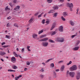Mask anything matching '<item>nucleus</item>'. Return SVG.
Masks as SVG:
<instances>
[{
  "mask_svg": "<svg viewBox=\"0 0 80 80\" xmlns=\"http://www.w3.org/2000/svg\"><path fill=\"white\" fill-rule=\"evenodd\" d=\"M11 37V36L10 35H9V36H8L7 35H6V38L10 39V38Z\"/></svg>",
  "mask_w": 80,
  "mask_h": 80,
  "instance_id": "c85d7f7f",
  "label": "nucleus"
},
{
  "mask_svg": "<svg viewBox=\"0 0 80 80\" xmlns=\"http://www.w3.org/2000/svg\"><path fill=\"white\" fill-rule=\"evenodd\" d=\"M40 71H41L42 72H43V71H44V70H43V68H42L41 69Z\"/></svg>",
  "mask_w": 80,
  "mask_h": 80,
  "instance_id": "13d9d810",
  "label": "nucleus"
},
{
  "mask_svg": "<svg viewBox=\"0 0 80 80\" xmlns=\"http://www.w3.org/2000/svg\"><path fill=\"white\" fill-rule=\"evenodd\" d=\"M61 18L62 21H64H64H65V19L64 18H63V17L62 16L61 17Z\"/></svg>",
  "mask_w": 80,
  "mask_h": 80,
  "instance_id": "7c9ffc66",
  "label": "nucleus"
},
{
  "mask_svg": "<svg viewBox=\"0 0 80 80\" xmlns=\"http://www.w3.org/2000/svg\"><path fill=\"white\" fill-rule=\"evenodd\" d=\"M72 61H70L67 64V65H69L72 64Z\"/></svg>",
  "mask_w": 80,
  "mask_h": 80,
  "instance_id": "c9c22d12",
  "label": "nucleus"
},
{
  "mask_svg": "<svg viewBox=\"0 0 80 80\" xmlns=\"http://www.w3.org/2000/svg\"><path fill=\"white\" fill-rule=\"evenodd\" d=\"M53 9L54 10H57L58 9V7L57 6H55L53 7Z\"/></svg>",
  "mask_w": 80,
  "mask_h": 80,
  "instance_id": "b1692460",
  "label": "nucleus"
},
{
  "mask_svg": "<svg viewBox=\"0 0 80 80\" xmlns=\"http://www.w3.org/2000/svg\"><path fill=\"white\" fill-rule=\"evenodd\" d=\"M42 14H43V12H42L41 13V14L38 15V18H40V17H42Z\"/></svg>",
  "mask_w": 80,
  "mask_h": 80,
  "instance_id": "f704fd0d",
  "label": "nucleus"
},
{
  "mask_svg": "<svg viewBox=\"0 0 80 80\" xmlns=\"http://www.w3.org/2000/svg\"><path fill=\"white\" fill-rule=\"evenodd\" d=\"M42 44L43 47H47L48 46V43L47 42H42Z\"/></svg>",
  "mask_w": 80,
  "mask_h": 80,
  "instance_id": "39448f33",
  "label": "nucleus"
},
{
  "mask_svg": "<svg viewBox=\"0 0 80 80\" xmlns=\"http://www.w3.org/2000/svg\"><path fill=\"white\" fill-rule=\"evenodd\" d=\"M79 41H78L77 43L75 44V47H77V46H78V44H79Z\"/></svg>",
  "mask_w": 80,
  "mask_h": 80,
  "instance_id": "58836bf2",
  "label": "nucleus"
},
{
  "mask_svg": "<svg viewBox=\"0 0 80 80\" xmlns=\"http://www.w3.org/2000/svg\"><path fill=\"white\" fill-rule=\"evenodd\" d=\"M45 20L44 19H43L42 21V23L43 24H44V23H45Z\"/></svg>",
  "mask_w": 80,
  "mask_h": 80,
  "instance_id": "a18cd8bd",
  "label": "nucleus"
},
{
  "mask_svg": "<svg viewBox=\"0 0 80 80\" xmlns=\"http://www.w3.org/2000/svg\"><path fill=\"white\" fill-rule=\"evenodd\" d=\"M64 68H65V66H64V65L62 66L60 68L61 71L63 72V70H64Z\"/></svg>",
  "mask_w": 80,
  "mask_h": 80,
  "instance_id": "f8f14e48",
  "label": "nucleus"
},
{
  "mask_svg": "<svg viewBox=\"0 0 80 80\" xmlns=\"http://www.w3.org/2000/svg\"><path fill=\"white\" fill-rule=\"evenodd\" d=\"M13 3H17V0H14L13 1Z\"/></svg>",
  "mask_w": 80,
  "mask_h": 80,
  "instance_id": "c03bdc74",
  "label": "nucleus"
},
{
  "mask_svg": "<svg viewBox=\"0 0 80 80\" xmlns=\"http://www.w3.org/2000/svg\"><path fill=\"white\" fill-rule=\"evenodd\" d=\"M27 70H28V69H27V68H25L24 69V71H27Z\"/></svg>",
  "mask_w": 80,
  "mask_h": 80,
  "instance_id": "bf43d9fd",
  "label": "nucleus"
},
{
  "mask_svg": "<svg viewBox=\"0 0 80 80\" xmlns=\"http://www.w3.org/2000/svg\"><path fill=\"white\" fill-rule=\"evenodd\" d=\"M69 74L70 76V77H74V75H75V72H70L69 73Z\"/></svg>",
  "mask_w": 80,
  "mask_h": 80,
  "instance_id": "6e6552de",
  "label": "nucleus"
},
{
  "mask_svg": "<svg viewBox=\"0 0 80 80\" xmlns=\"http://www.w3.org/2000/svg\"><path fill=\"white\" fill-rule=\"evenodd\" d=\"M18 56L19 57H20V58H22V57H21V56H20V55H18Z\"/></svg>",
  "mask_w": 80,
  "mask_h": 80,
  "instance_id": "0e129e2a",
  "label": "nucleus"
},
{
  "mask_svg": "<svg viewBox=\"0 0 80 80\" xmlns=\"http://www.w3.org/2000/svg\"><path fill=\"white\" fill-rule=\"evenodd\" d=\"M50 67L52 68L54 67V64L53 63H51V64L50 65Z\"/></svg>",
  "mask_w": 80,
  "mask_h": 80,
  "instance_id": "c756f323",
  "label": "nucleus"
},
{
  "mask_svg": "<svg viewBox=\"0 0 80 80\" xmlns=\"http://www.w3.org/2000/svg\"><path fill=\"white\" fill-rule=\"evenodd\" d=\"M33 19H31L29 21V23H31V22H32L33 21Z\"/></svg>",
  "mask_w": 80,
  "mask_h": 80,
  "instance_id": "79ce46f5",
  "label": "nucleus"
},
{
  "mask_svg": "<svg viewBox=\"0 0 80 80\" xmlns=\"http://www.w3.org/2000/svg\"><path fill=\"white\" fill-rule=\"evenodd\" d=\"M57 13H55L54 14L53 17H57Z\"/></svg>",
  "mask_w": 80,
  "mask_h": 80,
  "instance_id": "a19ab883",
  "label": "nucleus"
},
{
  "mask_svg": "<svg viewBox=\"0 0 80 80\" xmlns=\"http://www.w3.org/2000/svg\"><path fill=\"white\" fill-rule=\"evenodd\" d=\"M20 7L19 6H17L14 9V10H15V11H18L19 9H20Z\"/></svg>",
  "mask_w": 80,
  "mask_h": 80,
  "instance_id": "423d86ee",
  "label": "nucleus"
},
{
  "mask_svg": "<svg viewBox=\"0 0 80 80\" xmlns=\"http://www.w3.org/2000/svg\"><path fill=\"white\" fill-rule=\"evenodd\" d=\"M63 26H61L59 28V32H63Z\"/></svg>",
  "mask_w": 80,
  "mask_h": 80,
  "instance_id": "20e7f679",
  "label": "nucleus"
},
{
  "mask_svg": "<svg viewBox=\"0 0 80 80\" xmlns=\"http://www.w3.org/2000/svg\"><path fill=\"white\" fill-rule=\"evenodd\" d=\"M47 37V35H42L40 36V38H44V37Z\"/></svg>",
  "mask_w": 80,
  "mask_h": 80,
  "instance_id": "393cba45",
  "label": "nucleus"
},
{
  "mask_svg": "<svg viewBox=\"0 0 80 80\" xmlns=\"http://www.w3.org/2000/svg\"><path fill=\"white\" fill-rule=\"evenodd\" d=\"M38 12H37V13H35V14L34 15V16H37V15H38Z\"/></svg>",
  "mask_w": 80,
  "mask_h": 80,
  "instance_id": "8fccbe9b",
  "label": "nucleus"
},
{
  "mask_svg": "<svg viewBox=\"0 0 80 80\" xmlns=\"http://www.w3.org/2000/svg\"><path fill=\"white\" fill-rule=\"evenodd\" d=\"M8 72H15L16 71L15 70H12V69H8Z\"/></svg>",
  "mask_w": 80,
  "mask_h": 80,
  "instance_id": "a878e982",
  "label": "nucleus"
},
{
  "mask_svg": "<svg viewBox=\"0 0 80 80\" xmlns=\"http://www.w3.org/2000/svg\"><path fill=\"white\" fill-rule=\"evenodd\" d=\"M55 34H56V32L54 31L52 32L51 35L52 36H53V35H55Z\"/></svg>",
  "mask_w": 80,
  "mask_h": 80,
  "instance_id": "473e14b6",
  "label": "nucleus"
},
{
  "mask_svg": "<svg viewBox=\"0 0 80 80\" xmlns=\"http://www.w3.org/2000/svg\"><path fill=\"white\" fill-rule=\"evenodd\" d=\"M8 46H2V47H3V48H7L8 47Z\"/></svg>",
  "mask_w": 80,
  "mask_h": 80,
  "instance_id": "72a5a7b5",
  "label": "nucleus"
},
{
  "mask_svg": "<svg viewBox=\"0 0 80 80\" xmlns=\"http://www.w3.org/2000/svg\"><path fill=\"white\" fill-rule=\"evenodd\" d=\"M7 27H10V25L9 23H8L7 25Z\"/></svg>",
  "mask_w": 80,
  "mask_h": 80,
  "instance_id": "37998d69",
  "label": "nucleus"
},
{
  "mask_svg": "<svg viewBox=\"0 0 80 80\" xmlns=\"http://www.w3.org/2000/svg\"><path fill=\"white\" fill-rule=\"evenodd\" d=\"M69 23L71 25H72V26H73L75 24V23H74V22H73L72 21H70L69 22Z\"/></svg>",
  "mask_w": 80,
  "mask_h": 80,
  "instance_id": "9b49d317",
  "label": "nucleus"
},
{
  "mask_svg": "<svg viewBox=\"0 0 80 80\" xmlns=\"http://www.w3.org/2000/svg\"><path fill=\"white\" fill-rule=\"evenodd\" d=\"M77 12H78V11H79V9L78 8V9H77Z\"/></svg>",
  "mask_w": 80,
  "mask_h": 80,
  "instance_id": "338daca9",
  "label": "nucleus"
},
{
  "mask_svg": "<svg viewBox=\"0 0 80 80\" xmlns=\"http://www.w3.org/2000/svg\"><path fill=\"white\" fill-rule=\"evenodd\" d=\"M22 77V75H20L18 76V78H21V77Z\"/></svg>",
  "mask_w": 80,
  "mask_h": 80,
  "instance_id": "864d4df0",
  "label": "nucleus"
},
{
  "mask_svg": "<svg viewBox=\"0 0 80 80\" xmlns=\"http://www.w3.org/2000/svg\"><path fill=\"white\" fill-rule=\"evenodd\" d=\"M9 5H10L11 7H12V3L11 2H10V3H9Z\"/></svg>",
  "mask_w": 80,
  "mask_h": 80,
  "instance_id": "5fc2aeb1",
  "label": "nucleus"
},
{
  "mask_svg": "<svg viewBox=\"0 0 80 80\" xmlns=\"http://www.w3.org/2000/svg\"><path fill=\"white\" fill-rule=\"evenodd\" d=\"M76 35H72L71 37V38H73L75 37L76 36Z\"/></svg>",
  "mask_w": 80,
  "mask_h": 80,
  "instance_id": "49530a36",
  "label": "nucleus"
},
{
  "mask_svg": "<svg viewBox=\"0 0 80 80\" xmlns=\"http://www.w3.org/2000/svg\"><path fill=\"white\" fill-rule=\"evenodd\" d=\"M63 61H59L58 63H63Z\"/></svg>",
  "mask_w": 80,
  "mask_h": 80,
  "instance_id": "09e8293b",
  "label": "nucleus"
},
{
  "mask_svg": "<svg viewBox=\"0 0 80 80\" xmlns=\"http://www.w3.org/2000/svg\"><path fill=\"white\" fill-rule=\"evenodd\" d=\"M13 53L14 55L15 56V57H18V55H17V53H16L15 52H13Z\"/></svg>",
  "mask_w": 80,
  "mask_h": 80,
  "instance_id": "4c0bfd02",
  "label": "nucleus"
},
{
  "mask_svg": "<svg viewBox=\"0 0 80 80\" xmlns=\"http://www.w3.org/2000/svg\"><path fill=\"white\" fill-rule=\"evenodd\" d=\"M48 42H50V43H55V41L53 40H52V39H49Z\"/></svg>",
  "mask_w": 80,
  "mask_h": 80,
  "instance_id": "412c9836",
  "label": "nucleus"
},
{
  "mask_svg": "<svg viewBox=\"0 0 80 80\" xmlns=\"http://www.w3.org/2000/svg\"><path fill=\"white\" fill-rule=\"evenodd\" d=\"M5 42H3L2 43V45H5Z\"/></svg>",
  "mask_w": 80,
  "mask_h": 80,
  "instance_id": "4d7b16f0",
  "label": "nucleus"
},
{
  "mask_svg": "<svg viewBox=\"0 0 80 80\" xmlns=\"http://www.w3.org/2000/svg\"><path fill=\"white\" fill-rule=\"evenodd\" d=\"M55 24H52V27L51 28V30H52L54 28H55Z\"/></svg>",
  "mask_w": 80,
  "mask_h": 80,
  "instance_id": "dca6fc26",
  "label": "nucleus"
},
{
  "mask_svg": "<svg viewBox=\"0 0 80 80\" xmlns=\"http://www.w3.org/2000/svg\"><path fill=\"white\" fill-rule=\"evenodd\" d=\"M53 58H50L49 59H48V60H47L46 61V63H48V62H50V60H53Z\"/></svg>",
  "mask_w": 80,
  "mask_h": 80,
  "instance_id": "aec40b11",
  "label": "nucleus"
},
{
  "mask_svg": "<svg viewBox=\"0 0 80 80\" xmlns=\"http://www.w3.org/2000/svg\"><path fill=\"white\" fill-rule=\"evenodd\" d=\"M6 53L5 52H0V55L1 56H3L4 55H5Z\"/></svg>",
  "mask_w": 80,
  "mask_h": 80,
  "instance_id": "f3484780",
  "label": "nucleus"
},
{
  "mask_svg": "<svg viewBox=\"0 0 80 80\" xmlns=\"http://www.w3.org/2000/svg\"><path fill=\"white\" fill-rule=\"evenodd\" d=\"M53 12H54V11H53V10H52L48 12V13H53Z\"/></svg>",
  "mask_w": 80,
  "mask_h": 80,
  "instance_id": "bb28decb",
  "label": "nucleus"
},
{
  "mask_svg": "<svg viewBox=\"0 0 80 80\" xmlns=\"http://www.w3.org/2000/svg\"><path fill=\"white\" fill-rule=\"evenodd\" d=\"M48 40V38H46L41 39L40 41H41V42H45V41H47Z\"/></svg>",
  "mask_w": 80,
  "mask_h": 80,
  "instance_id": "9d476101",
  "label": "nucleus"
},
{
  "mask_svg": "<svg viewBox=\"0 0 80 80\" xmlns=\"http://www.w3.org/2000/svg\"><path fill=\"white\" fill-rule=\"evenodd\" d=\"M76 78L77 80H78L80 79V72H78L77 73V75L76 76Z\"/></svg>",
  "mask_w": 80,
  "mask_h": 80,
  "instance_id": "0eeeda50",
  "label": "nucleus"
},
{
  "mask_svg": "<svg viewBox=\"0 0 80 80\" xmlns=\"http://www.w3.org/2000/svg\"><path fill=\"white\" fill-rule=\"evenodd\" d=\"M71 71H75L77 70V66L76 65H73L69 68Z\"/></svg>",
  "mask_w": 80,
  "mask_h": 80,
  "instance_id": "f257e3e1",
  "label": "nucleus"
},
{
  "mask_svg": "<svg viewBox=\"0 0 80 80\" xmlns=\"http://www.w3.org/2000/svg\"><path fill=\"white\" fill-rule=\"evenodd\" d=\"M40 78H43V77H44V75H43V74H41L39 76Z\"/></svg>",
  "mask_w": 80,
  "mask_h": 80,
  "instance_id": "e433bc0d",
  "label": "nucleus"
},
{
  "mask_svg": "<svg viewBox=\"0 0 80 80\" xmlns=\"http://www.w3.org/2000/svg\"><path fill=\"white\" fill-rule=\"evenodd\" d=\"M29 48H30V46H28L27 47V50H28V52H31V50H30V49Z\"/></svg>",
  "mask_w": 80,
  "mask_h": 80,
  "instance_id": "2f4dec72",
  "label": "nucleus"
},
{
  "mask_svg": "<svg viewBox=\"0 0 80 80\" xmlns=\"http://www.w3.org/2000/svg\"><path fill=\"white\" fill-rule=\"evenodd\" d=\"M79 48H80V47H76L75 48H73L72 50H78L79 49Z\"/></svg>",
  "mask_w": 80,
  "mask_h": 80,
  "instance_id": "4468645a",
  "label": "nucleus"
},
{
  "mask_svg": "<svg viewBox=\"0 0 80 80\" xmlns=\"http://www.w3.org/2000/svg\"><path fill=\"white\" fill-rule=\"evenodd\" d=\"M10 10V9L9 8H8V6H7L5 8V11H9Z\"/></svg>",
  "mask_w": 80,
  "mask_h": 80,
  "instance_id": "6ab92c4d",
  "label": "nucleus"
},
{
  "mask_svg": "<svg viewBox=\"0 0 80 80\" xmlns=\"http://www.w3.org/2000/svg\"><path fill=\"white\" fill-rule=\"evenodd\" d=\"M12 68H13V69H15V70H16V69H17V68H18L15 65L12 66Z\"/></svg>",
  "mask_w": 80,
  "mask_h": 80,
  "instance_id": "5701e85b",
  "label": "nucleus"
},
{
  "mask_svg": "<svg viewBox=\"0 0 80 80\" xmlns=\"http://www.w3.org/2000/svg\"><path fill=\"white\" fill-rule=\"evenodd\" d=\"M12 18V17L11 16H9L8 18H7V19L8 20H9L10 19H11V18Z\"/></svg>",
  "mask_w": 80,
  "mask_h": 80,
  "instance_id": "3c124183",
  "label": "nucleus"
},
{
  "mask_svg": "<svg viewBox=\"0 0 80 80\" xmlns=\"http://www.w3.org/2000/svg\"><path fill=\"white\" fill-rule=\"evenodd\" d=\"M42 64L43 65H44V66H45V63L44 62H42Z\"/></svg>",
  "mask_w": 80,
  "mask_h": 80,
  "instance_id": "69168bd1",
  "label": "nucleus"
},
{
  "mask_svg": "<svg viewBox=\"0 0 80 80\" xmlns=\"http://www.w3.org/2000/svg\"><path fill=\"white\" fill-rule=\"evenodd\" d=\"M63 15L64 17H65V16H67V15H68L67 12H63Z\"/></svg>",
  "mask_w": 80,
  "mask_h": 80,
  "instance_id": "2eb2a0df",
  "label": "nucleus"
},
{
  "mask_svg": "<svg viewBox=\"0 0 80 80\" xmlns=\"http://www.w3.org/2000/svg\"><path fill=\"white\" fill-rule=\"evenodd\" d=\"M59 69H57L56 70V72H59Z\"/></svg>",
  "mask_w": 80,
  "mask_h": 80,
  "instance_id": "e2e57ef3",
  "label": "nucleus"
},
{
  "mask_svg": "<svg viewBox=\"0 0 80 80\" xmlns=\"http://www.w3.org/2000/svg\"><path fill=\"white\" fill-rule=\"evenodd\" d=\"M78 68H79V69H80V65H79L78 66Z\"/></svg>",
  "mask_w": 80,
  "mask_h": 80,
  "instance_id": "774afa93",
  "label": "nucleus"
},
{
  "mask_svg": "<svg viewBox=\"0 0 80 80\" xmlns=\"http://www.w3.org/2000/svg\"><path fill=\"white\" fill-rule=\"evenodd\" d=\"M52 1H53V0H47V2L48 3H50L52 2Z\"/></svg>",
  "mask_w": 80,
  "mask_h": 80,
  "instance_id": "4be33fe9",
  "label": "nucleus"
},
{
  "mask_svg": "<svg viewBox=\"0 0 80 80\" xmlns=\"http://www.w3.org/2000/svg\"><path fill=\"white\" fill-rule=\"evenodd\" d=\"M24 51H25V50H24V49L22 48V49L21 50V52L22 53H23V52H24Z\"/></svg>",
  "mask_w": 80,
  "mask_h": 80,
  "instance_id": "de8ad7c7",
  "label": "nucleus"
},
{
  "mask_svg": "<svg viewBox=\"0 0 80 80\" xmlns=\"http://www.w3.org/2000/svg\"><path fill=\"white\" fill-rule=\"evenodd\" d=\"M61 2H63V1H64L63 0H59Z\"/></svg>",
  "mask_w": 80,
  "mask_h": 80,
  "instance_id": "680f3d73",
  "label": "nucleus"
},
{
  "mask_svg": "<svg viewBox=\"0 0 80 80\" xmlns=\"http://www.w3.org/2000/svg\"><path fill=\"white\" fill-rule=\"evenodd\" d=\"M14 26L15 27H17V28H18V24L17 23H15L14 24Z\"/></svg>",
  "mask_w": 80,
  "mask_h": 80,
  "instance_id": "cd10ccee",
  "label": "nucleus"
},
{
  "mask_svg": "<svg viewBox=\"0 0 80 80\" xmlns=\"http://www.w3.org/2000/svg\"><path fill=\"white\" fill-rule=\"evenodd\" d=\"M12 62H13V63H15V61H16V58H15L14 57H12L11 58Z\"/></svg>",
  "mask_w": 80,
  "mask_h": 80,
  "instance_id": "1a4fd4ad",
  "label": "nucleus"
},
{
  "mask_svg": "<svg viewBox=\"0 0 80 80\" xmlns=\"http://www.w3.org/2000/svg\"><path fill=\"white\" fill-rule=\"evenodd\" d=\"M53 77L54 78H57V75L56 74V72H53Z\"/></svg>",
  "mask_w": 80,
  "mask_h": 80,
  "instance_id": "a211bd4d",
  "label": "nucleus"
},
{
  "mask_svg": "<svg viewBox=\"0 0 80 80\" xmlns=\"http://www.w3.org/2000/svg\"><path fill=\"white\" fill-rule=\"evenodd\" d=\"M43 30L40 31L38 33V34L39 35H40V34H41V33H43Z\"/></svg>",
  "mask_w": 80,
  "mask_h": 80,
  "instance_id": "ea45409f",
  "label": "nucleus"
},
{
  "mask_svg": "<svg viewBox=\"0 0 80 80\" xmlns=\"http://www.w3.org/2000/svg\"><path fill=\"white\" fill-rule=\"evenodd\" d=\"M57 40L59 42H61V43H62L64 41V39L63 38L58 37L57 38Z\"/></svg>",
  "mask_w": 80,
  "mask_h": 80,
  "instance_id": "f03ea898",
  "label": "nucleus"
},
{
  "mask_svg": "<svg viewBox=\"0 0 80 80\" xmlns=\"http://www.w3.org/2000/svg\"><path fill=\"white\" fill-rule=\"evenodd\" d=\"M32 37L33 38H37V35L35 34H33L32 35Z\"/></svg>",
  "mask_w": 80,
  "mask_h": 80,
  "instance_id": "ddd939ff",
  "label": "nucleus"
},
{
  "mask_svg": "<svg viewBox=\"0 0 80 80\" xmlns=\"http://www.w3.org/2000/svg\"><path fill=\"white\" fill-rule=\"evenodd\" d=\"M19 78L18 77H16L15 78V80H18V79Z\"/></svg>",
  "mask_w": 80,
  "mask_h": 80,
  "instance_id": "6e6d98bb",
  "label": "nucleus"
},
{
  "mask_svg": "<svg viewBox=\"0 0 80 80\" xmlns=\"http://www.w3.org/2000/svg\"><path fill=\"white\" fill-rule=\"evenodd\" d=\"M26 64H27V65H30V63L29 62H26Z\"/></svg>",
  "mask_w": 80,
  "mask_h": 80,
  "instance_id": "603ef678",
  "label": "nucleus"
},
{
  "mask_svg": "<svg viewBox=\"0 0 80 80\" xmlns=\"http://www.w3.org/2000/svg\"><path fill=\"white\" fill-rule=\"evenodd\" d=\"M68 6L70 8V11H72V8H73V3H68Z\"/></svg>",
  "mask_w": 80,
  "mask_h": 80,
  "instance_id": "7ed1b4c3",
  "label": "nucleus"
},
{
  "mask_svg": "<svg viewBox=\"0 0 80 80\" xmlns=\"http://www.w3.org/2000/svg\"><path fill=\"white\" fill-rule=\"evenodd\" d=\"M50 22H49V21H47L46 22V23H49Z\"/></svg>",
  "mask_w": 80,
  "mask_h": 80,
  "instance_id": "052dcab7",
  "label": "nucleus"
}]
</instances>
